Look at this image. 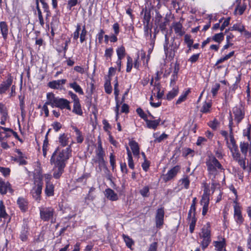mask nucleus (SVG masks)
<instances>
[{
  "label": "nucleus",
  "instance_id": "1",
  "mask_svg": "<svg viewBox=\"0 0 251 251\" xmlns=\"http://www.w3.org/2000/svg\"><path fill=\"white\" fill-rule=\"evenodd\" d=\"M71 154L72 150L70 146L61 151L59 148H57L51 157L50 163L54 166H65L66 162L71 156Z\"/></svg>",
  "mask_w": 251,
  "mask_h": 251
},
{
  "label": "nucleus",
  "instance_id": "2",
  "mask_svg": "<svg viewBox=\"0 0 251 251\" xmlns=\"http://www.w3.org/2000/svg\"><path fill=\"white\" fill-rule=\"evenodd\" d=\"M210 178L214 181L218 174V169H222V165L218 160L213 156L210 157L206 162Z\"/></svg>",
  "mask_w": 251,
  "mask_h": 251
},
{
  "label": "nucleus",
  "instance_id": "3",
  "mask_svg": "<svg viewBox=\"0 0 251 251\" xmlns=\"http://www.w3.org/2000/svg\"><path fill=\"white\" fill-rule=\"evenodd\" d=\"M40 209V218L43 221L51 220V223H54L53 218L55 215L54 209L51 207H41Z\"/></svg>",
  "mask_w": 251,
  "mask_h": 251
},
{
  "label": "nucleus",
  "instance_id": "4",
  "mask_svg": "<svg viewBox=\"0 0 251 251\" xmlns=\"http://www.w3.org/2000/svg\"><path fill=\"white\" fill-rule=\"evenodd\" d=\"M43 182L40 177L34 178V187L31 191V193L33 197L37 201H40L41 194L42 193V186Z\"/></svg>",
  "mask_w": 251,
  "mask_h": 251
},
{
  "label": "nucleus",
  "instance_id": "5",
  "mask_svg": "<svg viewBox=\"0 0 251 251\" xmlns=\"http://www.w3.org/2000/svg\"><path fill=\"white\" fill-rule=\"evenodd\" d=\"M232 156L234 161L238 162L239 165L244 169L246 168V156H244V157H241V154L238 150V148H236L230 150Z\"/></svg>",
  "mask_w": 251,
  "mask_h": 251
},
{
  "label": "nucleus",
  "instance_id": "6",
  "mask_svg": "<svg viewBox=\"0 0 251 251\" xmlns=\"http://www.w3.org/2000/svg\"><path fill=\"white\" fill-rule=\"evenodd\" d=\"M96 159L95 162L98 163L99 167L104 166L105 165V162L104 159L105 152L103 150L100 141L98 142V147L96 151Z\"/></svg>",
  "mask_w": 251,
  "mask_h": 251
},
{
  "label": "nucleus",
  "instance_id": "7",
  "mask_svg": "<svg viewBox=\"0 0 251 251\" xmlns=\"http://www.w3.org/2000/svg\"><path fill=\"white\" fill-rule=\"evenodd\" d=\"M180 168L178 166H176L170 170L168 173L164 175L163 179L165 181H168L173 178L177 175L179 171Z\"/></svg>",
  "mask_w": 251,
  "mask_h": 251
},
{
  "label": "nucleus",
  "instance_id": "8",
  "mask_svg": "<svg viewBox=\"0 0 251 251\" xmlns=\"http://www.w3.org/2000/svg\"><path fill=\"white\" fill-rule=\"evenodd\" d=\"M56 102V107L62 110L64 109H67L69 110H71V107L70 105V102L67 100L63 98H58Z\"/></svg>",
  "mask_w": 251,
  "mask_h": 251
},
{
  "label": "nucleus",
  "instance_id": "9",
  "mask_svg": "<svg viewBox=\"0 0 251 251\" xmlns=\"http://www.w3.org/2000/svg\"><path fill=\"white\" fill-rule=\"evenodd\" d=\"M233 113L234 115V119L238 124L244 117L245 113L242 107H235L233 108Z\"/></svg>",
  "mask_w": 251,
  "mask_h": 251
},
{
  "label": "nucleus",
  "instance_id": "10",
  "mask_svg": "<svg viewBox=\"0 0 251 251\" xmlns=\"http://www.w3.org/2000/svg\"><path fill=\"white\" fill-rule=\"evenodd\" d=\"M164 211L163 208L158 209L155 216V222L156 227H158L163 224Z\"/></svg>",
  "mask_w": 251,
  "mask_h": 251
},
{
  "label": "nucleus",
  "instance_id": "11",
  "mask_svg": "<svg viewBox=\"0 0 251 251\" xmlns=\"http://www.w3.org/2000/svg\"><path fill=\"white\" fill-rule=\"evenodd\" d=\"M9 190L10 193H13V190L11 188V185L8 182H5L1 179H0V193L4 195Z\"/></svg>",
  "mask_w": 251,
  "mask_h": 251
},
{
  "label": "nucleus",
  "instance_id": "12",
  "mask_svg": "<svg viewBox=\"0 0 251 251\" xmlns=\"http://www.w3.org/2000/svg\"><path fill=\"white\" fill-rule=\"evenodd\" d=\"M13 81V78L11 75H9L6 80L3 82L0 85V94H2L5 92L11 85Z\"/></svg>",
  "mask_w": 251,
  "mask_h": 251
},
{
  "label": "nucleus",
  "instance_id": "13",
  "mask_svg": "<svg viewBox=\"0 0 251 251\" xmlns=\"http://www.w3.org/2000/svg\"><path fill=\"white\" fill-rule=\"evenodd\" d=\"M234 217L236 222L239 225L242 224L243 222L244 219L241 215L240 207L237 204H235L234 206Z\"/></svg>",
  "mask_w": 251,
  "mask_h": 251
},
{
  "label": "nucleus",
  "instance_id": "14",
  "mask_svg": "<svg viewBox=\"0 0 251 251\" xmlns=\"http://www.w3.org/2000/svg\"><path fill=\"white\" fill-rule=\"evenodd\" d=\"M66 82V79H65L53 80L49 82L48 84V86L52 89H58L61 88V87L64 85Z\"/></svg>",
  "mask_w": 251,
  "mask_h": 251
},
{
  "label": "nucleus",
  "instance_id": "15",
  "mask_svg": "<svg viewBox=\"0 0 251 251\" xmlns=\"http://www.w3.org/2000/svg\"><path fill=\"white\" fill-rule=\"evenodd\" d=\"M210 225L209 223H207L206 225L204 226L202 228H201V232L199 233L200 237L201 238H210Z\"/></svg>",
  "mask_w": 251,
  "mask_h": 251
},
{
  "label": "nucleus",
  "instance_id": "16",
  "mask_svg": "<svg viewBox=\"0 0 251 251\" xmlns=\"http://www.w3.org/2000/svg\"><path fill=\"white\" fill-rule=\"evenodd\" d=\"M105 197L110 201H115L118 199V195L110 188H107L105 191Z\"/></svg>",
  "mask_w": 251,
  "mask_h": 251
},
{
  "label": "nucleus",
  "instance_id": "17",
  "mask_svg": "<svg viewBox=\"0 0 251 251\" xmlns=\"http://www.w3.org/2000/svg\"><path fill=\"white\" fill-rule=\"evenodd\" d=\"M129 145L130 147L133 155L138 158L140 152L138 144L136 141L132 140L129 142Z\"/></svg>",
  "mask_w": 251,
  "mask_h": 251
},
{
  "label": "nucleus",
  "instance_id": "18",
  "mask_svg": "<svg viewBox=\"0 0 251 251\" xmlns=\"http://www.w3.org/2000/svg\"><path fill=\"white\" fill-rule=\"evenodd\" d=\"M45 193L46 195L48 197L54 195V186L49 181L46 182Z\"/></svg>",
  "mask_w": 251,
  "mask_h": 251
},
{
  "label": "nucleus",
  "instance_id": "19",
  "mask_svg": "<svg viewBox=\"0 0 251 251\" xmlns=\"http://www.w3.org/2000/svg\"><path fill=\"white\" fill-rule=\"evenodd\" d=\"M145 121L148 128L155 129L160 123V119L149 120L146 119Z\"/></svg>",
  "mask_w": 251,
  "mask_h": 251
},
{
  "label": "nucleus",
  "instance_id": "20",
  "mask_svg": "<svg viewBox=\"0 0 251 251\" xmlns=\"http://www.w3.org/2000/svg\"><path fill=\"white\" fill-rule=\"evenodd\" d=\"M69 137L68 135L66 133H63L59 135L58 138V142L60 144L63 146L65 147L68 145L69 143Z\"/></svg>",
  "mask_w": 251,
  "mask_h": 251
},
{
  "label": "nucleus",
  "instance_id": "21",
  "mask_svg": "<svg viewBox=\"0 0 251 251\" xmlns=\"http://www.w3.org/2000/svg\"><path fill=\"white\" fill-rule=\"evenodd\" d=\"M230 142V144H229L228 141L226 140V144L227 145V147L229 150L233 149L236 148H237L238 146L236 144V141L234 138L232 132V128H230V133L229 135Z\"/></svg>",
  "mask_w": 251,
  "mask_h": 251
},
{
  "label": "nucleus",
  "instance_id": "22",
  "mask_svg": "<svg viewBox=\"0 0 251 251\" xmlns=\"http://www.w3.org/2000/svg\"><path fill=\"white\" fill-rule=\"evenodd\" d=\"M0 28L3 38L5 39L7 38L8 29V26L5 22H0Z\"/></svg>",
  "mask_w": 251,
  "mask_h": 251
},
{
  "label": "nucleus",
  "instance_id": "23",
  "mask_svg": "<svg viewBox=\"0 0 251 251\" xmlns=\"http://www.w3.org/2000/svg\"><path fill=\"white\" fill-rule=\"evenodd\" d=\"M72 127L75 132L77 143H81L84 140L82 132L75 126H72Z\"/></svg>",
  "mask_w": 251,
  "mask_h": 251
},
{
  "label": "nucleus",
  "instance_id": "24",
  "mask_svg": "<svg viewBox=\"0 0 251 251\" xmlns=\"http://www.w3.org/2000/svg\"><path fill=\"white\" fill-rule=\"evenodd\" d=\"M17 203L20 209L25 211L27 209V202L23 198H19L17 200Z\"/></svg>",
  "mask_w": 251,
  "mask_h": 251
},
{
  "label": "nucleus",
  "instance_id": "25",
  "mask_svg": "<svg viewBox=\"0 0 251 251\" xmlns=\"http://www.w3.org/2000/svg\"><path fill=\"white\" fill-rule=\"evenodd\" d=\"M168 44H169V38L167 36V34L165 35V43L164 44V49L165 53L166 56L169 55V56L171 57H173L175 55L174 53L170 52L168 49Z\"/></svg>",
  "mask_w": 251,
  "mask_h": 251
},
{
  "label": "nucleus",
  "instance_id": "26",
  "mask_svg": "<svg viewBox=\"0 0 251 251\" xmlns=\"http://www.w3.org/2000/svg\"><path fill=\"white\" fill-rule=\"evenodd\" d=\"M55 167L57 168V169L55 170L53 173V176L56 178H59L64 171V168L65 166H54Z\"/></svg>",
  "mask_w": 251,
  "mask_h": 251
},
{
  "label": "nucleus",
  "instance_id": "27",
  "mask_svg": "<svg viewBox=\"0 0 251 251\" xmlns=\"http://www.w3.org/2000/svg\"><path fill=\"white\" fill-rule=\"evenodd\" d=\"M173 27L176 33L182 36L183 34L182 31V25L179 22L174 23L173 25Z\"/></svg>",
  "mask_w": 251,
  "mask_h": 251
},
{
  "label": "nucleus",
  "instance_id": "28",
  "mask_svg": "<svg viewBox=\"0 0 251 251\" xmlns=\"http://www.w3.org/2000/svg\"><path fill=\"white\" fill-rule=\"evenodd\" d=\"M249 147V144L248 143H246L245 142H240V148L241 151L245 156H247Z\"/></svg>",
  "mask_w": 251,
  "mask_h": 251
},
{
  "label": "nucleus",
  "instance_id": "29",
  "mask_svg": "<svg viewBox=\"0 0 251 251\" xmlns=\"http://www.w3.org/2000/svg\"><path fill=\"white\" fill-rule=\"evenodd\" d=\"M178 88L177 87H174L171 91H170L167 95V99L168 100H171L175 97L178 94Z\"/></svg>",
  "mask_w": 251,
  "mask_h": 251
},
{
  "label": "nucleus",
  "instance_id": "30",
  "mask_svg": "<svg viewBox=\"0 0 251 251\" xmlns=\"http://www.w3.org/2000/svg\"><path fill=\"white\" fill-rule=\"evenodd\" d=\"M118 58L122 59L125 56L126 50L124 46H122L118 48L116 50Z\"/></svg>",
  "mask_w": 251,
  "mask_h": 251
},
{
  "label": "nucleus",
  "instance_id": "31",
  "mask_svg": "<svg viewBox=\"0 0 251 251\" xmlns=\"http://www.w3.org/2000/svg\"><path fill=\"white\" fill-rule=\"evenodd\" d=\"M70 86L73 88L76 93H79V94L82 95L83 94V92L82 89L80 87V86L77 84L76 82H74L73 83L70 84Z\"/></svg>",
  "mask_w": 251,
  "mask_h": 251
},
{
  "label": "nucleus",
  "instance_id": "32",
  "mask_svg": "<svg viewBox=\"0 0 251 251\" xmlns=\"http://www.w3.org/2000/svg\"><path fill=\"white\" fill-rule=\"evenodd\" d=\"M179 182L181 185L183 186L185 189H188L190 185V180L187 176H183V177L179 180Z\"/></svg>",
  "mask_w": 251,
  "mask_h": 251
},
{
  "label": "nucleus",
  "instance_id": "33",
  "mask_svg": "<svg viewBox=\"0 0 251 251\" xmlns=\"http://www.w3.org/2000/svg\"><path fill=\"white\" fill-rule=\"evenodd\" d=\"M224 38V34L222 32L215 34L211 38L212 40L220 44Z\"/></svg>",
  "mask_w": 251,
  "mask_h": 251
},
{
  "label": "nucleus",
  "instance_id": "34",
  "mask_svg": "<svg viewBox=\"0 0 251 251\" xmlns=\"http://www.w3.org/2000/svg\"><path fill=\"white\" fill-rule=\"evenodd\" d=\"M73 112L78 115H81L82 114V111L79 102L74 103Z\"/></svg>",
  "mask_w": 251,
  "mask_h": 251
},
{
  "label": "nucleus",
  "instance_id": "35",
  "mask_svg": "<svg viewBox=\"0 0 251 251\" xmlns=\"http://www.w3.org/2000/svg\"><path fill=\"white\" fill-rule=\"evenodd\" d=\"M151 16L150 11L146 9L144 11V25H149Z\"/></svg>",
  "mask_w": 251,
  "mask_h": 251
},
{
  "label": "nucleus",
  "instance_id": "36",
  "mask_svg": "<svg viewBox=\"0 0 251 251\" xmlns=\"http://www.w3.org/2000/svg\"><path fill=\"white\" fill-rule=\"evenodd\" d=\"M156 134H157V133H153V137L155 138V139L154 140V142L160 143L162 141L167 139L168 137V135L165 134V133H163V134H162L160 136H159L158 137H156Z\"/></svg>",
  "mask_w": 251,
  "mask_h": 251
},
{
  "label": "nucleus",
  "instance_id": "37",
  "mask_svg": "<svg viewBox=\"0 0 251 251\" xmlns=\"http://www.w3.org/2000/svg\"><path fill=\"white\" fill-rule=\"evenodd\" d=\"M28 236V229L26 227H24L23 229L21 232L20 237L23 241H25L27 239Z\"/></svg>",
  "mask_w": 251,
  "mask_h": 251
},
{
  "label": "nucleus",
  "instance_id": "38",
  "mask_svg": "<svg viewBox=\"0 0 251 251\" xmlns=\"http://www.w3.org/2000/svg\"><path fill=\"white\" fill-rule=\"evenodd\" d=\"M7 216V214L5 211V206L3 204L2 201H0V218H6Z\"/></svg>",
  "mask_w": 251,
  "mask_h": 251
},
{
  "label": "nucleus",
  "instance_id": "39",
  "mask_svg": "<svg viewBox=\"0 0 251 251\" xmlns=\"http://www.w3.org/2000/svg\"><path fill=\"white\" fill-rule=\"evenodd\" d=\"M209 202V197L207 194H203L201 200V203L202 205L208 206Z\"/></svg>",
  "mask_w": 251,
  "mask_h": 251
},
{
  "label": "nucleus",
  "instance_id": "40",
  "mask_svg": "<svg viewBox=\"0 0 251 251\" xmlns=\"http://www.w3.org/2000/svg\"><path fill=\"white\" fill-rule=\"evenodd\" d=\"M58 97H55L52 93H48L47 94V101L46 102H55L57 100Z\"/></svg>",
  "mask_w": 251,
  "mask_h": 251
},
{
  "label": "nucleus",
  "instance_id": "41",
  "mask_svg": "<svg viewBox=\"0 0 251 251\" xmlns=\"http://www.w3.org/2000/svg\"><path fill=\"white\" fill-rule=\"evenodd\" d=\"M123 237L124 241L125 242L126 246L128 248H130L131 247V246H132V245L133 244V241L132 240V239L129 238V236H126L125 234H123Z\"/></svg>",
  "mask_w": 251,
  "mask_h": 251
},
{
  "label": "nucleus",
  "instance_id": "42",
  "mask_svg": "<svg viewBox=\"0 0 251 251\" xmlns=\"http://www.w3.org/2000/svg\"><path fill=\"white\" fill-rule=\"evenodd\" d=\"M225 240L223 239L222 241L215 242V246L218 251H221L223 248L225 247Z\"/></svg>",
  "mask_w": 251,
  "mask_h": 251
},
{
  "label": "nucleus",
  "instance_id": "43",
  "mask_svg": "<svg viewBox=\"0 0 251 251\" xmlns=\"http://www.w3.org/2000/svg\"><path fill=\"white\" fill-rule=\"evenodd\" d=\"M87 33V31L86 29L85 25H84L80 34V41L81 43H83L84 41H85Z\"/></svg>",
  "mask_w": 251,
  "mask_h": 251
},
{
  "label": "nucleus",
  "instance_id": "44",
  "mask_svg": "<svg viewBox=\"0 0 251 251\" xmlns=\"http://www.w3.org/2000/svg\"><path fill=\"white\" fill-rule=\"evenodd\" d=\"M149 187L146 186L140 190V193L143 197H148L149 196Z\"/></svg>",
  "mask_w": 251,
  "mask_h": 251
},
{
  "label": "nucleus",
  "instance_id": "45",
  "mask_svg": "<svg viewBox=\"0 0 251 251\" xmlns=\"http://www.w3.org/2000/svg\"><path fill=\"white\" fill-rule=\"evenodd\" d=\"M0 113L3 115L4 118V120H6L7 117V113L6 108L4 104L0 102Z\"/></svg>",
  "mask_w": 251,
  "mask_h": 251
},
{
  "label": "nucleus",
  "instance_id": "46",
  "mask_svg": "<svg viewBox=\"0 0 251 251\" xmlns=\"http://www.w3.org/2000/svg\"><path fill=\"white\" fill-rule=\"evenodd\" d=\"M189 155L191 156L194 155V151L190 148H184L182 150V155L184 157H187Z\"/></svg>",
  "mask_w": 251,
  "mask_h": 251
},
{
  "label": "nucleus",
  "instance_id": "47",
  "mask_svg": "<svg viewBox=\"0 0 251 251\" xmlns=\"http://www.w3.org/2000/svg\"><path fill=\"white\" fill-rule=\"evenodd\" d=\"M133 66L132 59L130 56L127 57V64L126 71L127 72H130Z\"/></svg>",
  "mask_w": 251,
  "mask_h": 251
},
{
  "label": "nucleus",
  "instance_id": "48",
  "mask_svg": "<svg viewBox=\"0 0 251 251\" xmlns=\"http://www.w3.org/2000/svg\"><path fill=\"white\" fill-rule=\"evenodd\" d=\"M211 107V104L210 103L205 102L201 110V111L202 113H207L210 111V108Z\"/></svg>",
  "mask_w": 251,
  "mask_h": 251
},
{
  "label": "nucleus",
  "instance_id": "49",
  "mask_svg": "<svg viewBox=\"0 0 251 251\" xmlns=\"http://www.w3.org/2000/svg\"><path fill=\"white\" fill-rule=\"evenodd\" d=\"M211 242L210 238H202V241L201 242V246L202 249L206 248Z\"/></svg>",
  "mask_w": 251,
  "mask_h": 251
},
{
  "label": "nucleus",
  "instance_id": "50",
  "mask_svg": "<svg viewBox=\"0 0 251 251\" xmlns=\"http://www.w3.org/2000/svg\"><path fill=\"white\" fill-rule=\"evenodd\" d=\"M251 127L250 126L248 127L247 130H244L243 132V135L245 136H247L248 137V139L249 141H250V146L251 147Z\"/></svg>",
  "mask_w": 251,
  "mask_h": 251
},
{
  "label": "nucleus",
  "instance_id": "51",
  "mask_svg": "<svg viewBox=\"0 0 251 251\" xmlns=\"http://www.w3.org/2000/svg\"><path fill=\"white\" fill-rule=\"evenodd\" d=\"M184 41L186 43L187 47L189 48H191V46L193 44V40L191 38L190 36L188 35H185L184 37Z\"/></svg>",
  "mask_w": 251,
  "mask_h": 251
},
{
  "label": "nucleus",
  "instance_id": "52",
  "mask_svg": "<svg viewBox=\"0 0 251 251\" xmlns=\"http://www.w3.org/2000/svg\"><path fill=\"white\" fill-rule=\"evenodd\" d=\"M246 9V5H238L235 9L234 12L236 13L237 11H238L239 14L240 15H241L243 14L244 12Z\"/></svg>",
  "mask_w": 251,
  "mask_h": 251
},
{
  "label": "nucleus",
  "instance_id": "53",
  "mask_svg": "<svg viewBox=\"0 0 251 251\" xmlns=\"http://www.w3.org/2000/svg\"><path fill=\"white\" fill-rule=\"evenodd\" d=\"M113 52V50L112 48L106 49L105 51L104 56L106 60L110 59Z\"/></svg>",
  "mask_w": 251,
  "mask_h": 251
},
{
  "label": "nucleus",
  "instance_id": "54",
  "mask_svg": "<svg viewBox=\"0 0 251 251\" xmlns=\"http://www.w3.org/2000/svg\"><path fill=\"white\" fill-rule=\"evenodd\" d=\"M110 163L112 167V170H114L116 166L115 156L113 153L110 154Z\"/></svg>",
  "mask_w": 251,
  "mask_h": 251
},
{
  "label": "nucleus",
  "instance_id": "55",
  "mask_svg": "<svg viewBox=\"0 0 251 251\" xmlns=\"http://www.w3.org/2000/svg\"><path fill=\"white\" fill-rule=\"evenodd\" d=\"M220 84L218 83H215L211 89V92L213 96H215L219 90Z\"/></svg>",
  "mask_w": 251,
  "mask_h": 251
},
{
  "label": "nucleus",
  "instance_id": "56",
  "mask_svg": "<svg viewBox=\"0 0 251 251\" xmlns=\"http://www.w3.org/2000/svg\"><path fill=\"white\" fill-rule=\"evenodd\" d=\"M219 124L218 121L215 119L213 121L209 122L208 126L213 129L216 130Z\"/></svg>",
  "mask_w": 251,
  "mask_h": 251
},
{
  "label": "nucleus",
  "instance_id": "57",
  "mask_svg": "<svg viewBox=\"0 0 251 251\" xmlns=\"http://www.w3.org/2000/svg\"><path fill=\"white\" fill-rule=\"evenodd\" d=\"M58 25V21L57 20L53 21L50 23L51 27V34L52 36L54 35V30L56 29Z\"/></svg>",
  "mask_w": 251,
  "mask_h": 251
},
{
  "label": "nucleus",
  "instance_id": "58",
  "mask_svg": "<svg viewBox=\"0 0 251 251\" xmlns=\"http://www.w3.org/2000/svg\"><path fill=\"white\" fill-rule=\"evenodd\" d=\"M188 92H189V91H186L185 92V93L184 94L181 95L179 97L178 99L177 100V101L176 102V104H180L182 101H184L186 99V97L188 94Z\"/></svg>",
  "mask_w": 251,
  "mask_h": 251
},
{
  "label": "nucleus",
  "instance_id": "59",
  "mask_svg": "<svg viewBox=\"0 0 251 251\" xmlns=\"http://www.w3.org/2000/svg\"><path fill=\"white\" fill-rule=\"evenodd\" d=\"M197 219H194V218L192 219V221L189 222V230L191 233H193L194 232L195 226L196 225Z\"/></svg>",
  "mask_w": 251,
  "mask_h": 251
},
{
  "label": "nucleus",
  "instance_id": "60",
  "mask_svg": "<svg viewBox=\"0 0 251 251\" xmlns=\"http://www.w3.org/2000/svg\"><path fill=\"white\" fill-rule=\"evenodd\" d=\"M81 29L80 25L78 24L76 26V30L75 31L73 34V38L74 40H77L79 37V31Z\"/></svg>",
  "mask_w": 251,
  "mask_h": 251
},
{
  "label": "nucleus",
  "instance_id": "61",
  "mask_svg": "<svg viewBox=\"0 0 251 251\" xmlns=\"http://www.w3.org/2000/svg\"><path fill=\"white\" fill-rule=\"evenodd\" d=\"M169 22V19H168L167 18H165V21L163 22H160L159 23V25H157L159 27V28H160V29L163 31V30H164L165 29H166V25H167V23Z\"/></svg>",
  "mask_w": 251,
  "mask_h": 251
},
{
  "label": "nucleus",
  "instance_id": "62",
  "mask_svg": "<svg viewBox=\"0 0 251 251\" xmlns=\"http://www.w3.org/2000/svg\"><path fill=\"white\" fill-rule=\"evenodd\" d=\"M52 126L55 132H58L62 128V125L58 122H54Z\"/></svg>",
  "mask_w": 251,
  "mask_h": 251
},
{
  "label": "nucleus",
  "instance_id": "63",
  "mask_svg": "<svg viewBox=\"0 0 251 251\" xmlns=\"http://www.w3.org/2000/svg\"><path fill=\"white\" fill-rule=\"evenodd\" d=\"M136 112L138 113V114L140 116V117L143 119L144 120H145L147 119V115L144 113V111L141 108H137L136 109Z\"/></svg>",
  "mask_w": 251,
  "mask_h": 251
},
{
  "label": "nucleus",
  "instance_id": "64",
  "mask_svg": "<svg viewBox=\"0 0 251 251\" xmlns=\"http://www.w3.org/2000/svg\"><path fill=\"white\" fill-rule=\"evenodd\" d=\"M157 243L155 242L150 245L148 251H157Z\"/></svg>",
  "mask_w": 251,
  "mask_h": 251
}]
</instances>
